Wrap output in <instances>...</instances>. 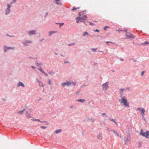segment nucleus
<instances>
[{"label": "nucleus", "mask_w": 149, "mask_h": 149, "mask_svg": "<svg viewBox=\"0 0 149 149\" xmlns=\"http://www.w3.org/2000/svg\"><path fill=\"white\" fill-rule=\"evenodd\" d=\"M71 84V82L68 81L66 82H64L62 83V84L63 85V86H69Z\"/></svg>", "instance_id": "obj_8"}, {"label": "nucleus", "mask_w": 149, "mask_h": 149, "mask_svg": "<svg viewBox=\"0 0 149 149\" xmlns=\"http://www.w3.org/2000/svg\"><path fill=\"white\" fill-rule=\"evenodd\" d=\"M62 131V130L59 129L58 130H56L55 131V133L56 134H58L60 132Z\"/></svg>", "instance_id": "obj_16"}, {"label": "nucleus", "mask_w": 149, "mask_h": 149, "mask_svg": "<svg viewBox=\"0 0 149 149\" xmlns=\"http://www.w3.org/2000/svg\"><path fill=\"white\" fill-rule=\"evenodd\" d=\"M70 108H71V109H72V108H73V106H70Z\"/></svg>", "instance_id": "obj_47"}, {"label": "nucleus", "mask_w": 149, "mask_h": 149, "mask_svg": "<svg viewBox=\"0 0 149 149\" xmlns=\"http://www.w3.org/2000/svg\"><path fill=\"white\" fill-rule=\"evenodd\" d=\"M36 64L38 66H39L40 65H42V63H37Z\"/></svg>", "instance_id": "obj_28"}, {"label": "nucleus", "mask_w": 149, "mask_h": 149, "mask_svg": "<svg viewBox=\"0 0 149 149\" xmlns=\"http://www.w3.org/2000/svg\"><path fill=\"white\" fill-rule=\"evenodd\" d=\"M89 24L91 25H94V24L92 22H89Z\"/></svg>", "instance_id": "obj_31"}, {"label": "nucleus", "mask_w": 149, "mask_h": 149, "mask_svg": "<svg viewBox=\"0 0 149 149\" xmlns=\"http://www.w3.org/2000/svg\"><path fill=\"white\" fill-rule=\"evenodd\" d=\"M108 26H106L104 27V29L106 30V29L107 28H108Z\"/></svg>", "instance_id": "obj_42"}, {"label": "nucleus", "mask_w": 149, "mask_h": 149, "mask_svg": "<svg viewBox=\"0 0 149 149\" xmlns=\"http://www.w3.org/2000/svg\"><path fill=\"white\" fill-rule=\"evenodd\" d=\"M26 116L28 118H30L31 117L30 113L27 111L26 112Z\"/></svg>", "instance_id": "obj_12"}, {"label": "nucleus", "mask_w": 149, "mask_h": 149, "mask_svg": "<svg viewBox=\"0 0 149 149\" xmlns=\"http://www.w3.org/2000/svg\"><path fill=\"white\" fill-rule=\"evenodd\" d=\"M113 132V133L114 134H116V135L118 136H119L118 134L117 133V132L115 130H112V131Z\"/></svg>", "instance_id": "obj_19"}, {"label": "nucleus", "mask_w": 149, "mask_h": 149, "mask_svg": "<svg viewBox=\"0 0 149 149\" xmlns=\"http://www.w3.org/2000/svg\"><path fill=\"white\" fill-rule=\"evenodd\" d=\"M36 31L35 30H32L30 31L29 33V35L31 36L33 34H35Z\"/></svg>", "instance_id": "obj_9"}, {"label": "nucleus", "mask_w": 149, "mask_h": 149, "mask_svg": "<svg viewBox=\"0 0 149 149\" xmlns=\"http://www.w3.org/2000/svg\"><path fill=\"white\" fill-rule=\"evenodd\" d=\"M38 70L40 71L42 73H44V72L43 71L42 69L41 68H40L38 69Z\"/></svg>", "instance_id": "obj_24"}, {"label": "nucleus", "mask_w": 149, "mask_h": 149, "mask_svg": "<svg viewBox=\"0 0 149 149\" xmlns=\"http://www.w3.org/2000/svg\"><path fill=\"white\" fill-rule=\"evenodd\" d=\"M56 1L55 3L58 5H59L61 4L60 3V0H55Z\"/></svg>", "instance_id": "obj_15"}, {"label": "nucleus", "mask_w": 149, "mask_h": 149, "mask_svg": "<svg viewBox=\"0 0 149 149\" xmlns=\"http://www.w3.org/2000/svg\"><path fill=\"white\" fill-rule=\"evenodd\" d=\"M74 44H75L74 43H73L69 44H68V45L69 46H71V45H74Z\"/></svg>", "instance_id": "obj_33"}, {"label": "nucleus", "mask_w": 149, "mask_h": 149, "mask_svg": "<svg viewBox=\"0 0 149 149\" xmlns=\"http://www.w3.org/2000/svg\"><path fill=\"white\" fill-rule=\"evenodd\" d=\"M31 120H33V121H38L40 122H42L39 119H34V120H33V119H31Z\"/></svg>", "instance_id": "obj_26"}, {"label": "nucleus", "mask_w": 149, "mask_h": 149, "mask_svg": "<svg viewBox=\"0 0 149 149\" xmlns=\"http://www.w3.org/2000/svg\"><path fill=\"white\" fill-rule=\"evenodd\" d=\"M108 83L106 82L104 83L103 85V90L104 91H106L108 87Z\"/></svg>", "instance_id": "obj_6"}, {"label": "nucleus", "mask_w": 149, "mask_h": 149, "mask_svg": "<svg viewBox=\"0 0 149 149\" xmlns=\"http://www.w3.org/2000/svg\"><path fill=\"white\" fill-rule=\"evenodd\" d=\"M58 24H59V27H61V26H62V25H63L64 23H59Z\"/></svg>", "instance_id": "obj_25"}, {"label": "nucleus", "mask_w": 149, "mask_h": 149, "mask_svg": "<svg viewBox=\"0 0 149 149\" xmlns=\"http://www.w3.org/2000/svg\"><path fill=\"white\" fill-rule=\"evenodd\" d=\"M120 60L121 61H123V59H122V58H121L120 59Z\"/></svg>", "instance_id": "obj_48"}, {"label": "nucleus", "mask_w": 149, "mask_h": 149, "mask_svg": "<svg viewBox=\"0 0 149 149\" xmlns=\"http://www.w3.org/2000/svg\"><path fill=\"white\" fill-rule=\"evenodd\" d=\"M118 30H117V31H118ZM118 31H121V30H118Z\"/></svg>", "instance_id": "obj_51"}, {"label": "nucleus", "mask_w": 149, "mask_h": 149, "mask_svg": "<svg viewBox=\"0 0 149 149\" xmlns=\"http://www.w3.org/2000/svg\"><path fill=\"white\" fill-rule=\"evenodd\" d=\"M102 115L103 116H104L103 115H106V113H102Z\"/></svg>", "instance_id": "obj_45"}, {"label": "nucleus", "mask_w": 149, "mask_h": 149, "mask_svg": "<svg viewBox=\"0 0 149 149\" xmlns=\"http://www.w3.org/2000/svg\"><path fill=\"white\" fill-rule=\"evenodd\" d=\"M88 22H84V23L86 25H88Z\"/></svg>", "instance_id": "obj_34"}, {"label": "nucleus", "mask_w": 149, "mask_h": 149, "mask_svg": "<svg viewBox=\"0 0 149 149\" xmlns=\"http://www.w3.org/2000/svg\"><path fill=\"white\" fill-rule=\"evenodd\" d=\"M46 15H48V13H46Z\"/></svg>", "instance_id": "obj_50"}, {"label": "nucleus", "mask_w": 149, "mask_h": 149, "mask_svg": "<svg viewBox=\"0 0 149 149\" xmlns=\"http://www.w3.org/2000/svg\"><path fill=\"white\" fill-rule=\"evenodd\" d=\"M84 17V18H87V17L86 15H84V16H83Z\"/></svg>", "instance_id": "obj_44"}, {"label": "nucleus", "mask_w": 149, "mask_h": 149, "mask_svg": "<svg viewBox=\"0 0 149 149\" xmlns=\"http://www.w3.org/2000/svg\"><path fill=\"white\" fill-rule=\"evenodd\" d=\"M119 102L121 104H123L126 107H128L129 106V104L128 102L127 98L125 96L122 97L120 99H119Z\"/></svg>", "instance_id": "obj_1"}, {"label": "nucleus", "mask_w": 149, "mask_h": 149, "mask_svg": "<svg viewBox=\"0 0 149 149\" xmlns=\"http://www.w3.org/2000/svg\"><path fill=\"white\" fill-rule=\"evenodd\" d=\"M134 60V61H136L135 60Z\"/></svg>", "instance_id": "obj_53"}, {"label": "nucleus", "mask_w": 149, "mask_h": 149, "mask_svg": "<svg viewBox=\"0 0 149 149\" xmlns=\"http://www.w3.org/2000/svg\"><path fill=\"white\" fill-rule=\"evenodd\" d=\"M80 8V7H77L76 8L75 7H74L72 9V11L76 10L77 9H78Z\"/></svg>", "instance_id": "obj_21"}, {"label": "nucleus", "mask_w": 149, "mask_h": 149, "mask_svg": "<svg viewBox=\"0 0 149 149\" xmlns=\"http://www.w3.org/2000/svg\"><path fill=\"white\" fill-rule=\"evenodd\" d=\"M38 82L39 83V86H40L41 87H43V84L42 83V82L40 81H39L38 80Z\"/></svg>", "instance_id": "obj_14"}, {"label": "nucleus", "mask_w": 149, "mask_h": 149, "mask_svg": "<svg viewBox=\"0 0 149 149\" xmlns=\"http://www.w3.org/2000/svg\"><path fill=\"white\" fill-rule=\"evenodd\" d=\"M126 36L127 37L126 38H134V37L129 32H126Z\"/></svg>", "instance_id": "obj_7"}, {"label": "nucleus", "mask_w": 149, "mask_h": 149, "mask_svg": "<svg viewBox=\"0 0 149 149\" xmlns=\"http://www.w3.org/2000/svg\"><path fill=\"white\" fill-rule=\"evenodd\" d=\"M15 48L14 47H13V48L11 47H7V49H14Z\"/></svg>", "instance_id": "obj_37"}, {"label": "nucleus", "mask_w": 149, "mask_h": 149, "mask_svg": "<svg viewBox=\"0 0 149 149\" xmlns=\"http://www.w3.org/2000/svg\"><path fill=\"white\" fill-rule=\"evenodd\" d=\"M17 0H13L12 2L10 3V4H12V3H14L16 2Z\"/></svg>", "instance_id": "obj_27"}, {"label": "nucleus", "mask_w": 149, "mask_h": 149, "mask_svg": "<svg viewBox=\"0 0 149 149\" xmlns=\"http://www.w3.org/2000/svg\"><path fill=\"white\" fill-rule=\"evenodd\" d=\"M7 5L8 7L5 10L6 14V15L9 14L10 13V8L11 6L9 4H8Z\"/></svg>", "instance_id": "obj_4"}, {"label": "nucleus", "mask_w": 149, "mask_h": 149, "mask_svg": "<svg viewBox=\"0 0 149 149\" xmlns=\"http://www.w3.org/2000/svg\"><path fill=\"white\" fill-rule=\"evenodd\" d=\"M142 117L143 118V119L145 120H146V118H145L144 117V115H143H143H142Z\"/></svg>", "instance_id": "obj_32"}, {"label": "nucleus", "mask_w": 149, "mask_h": 149, "mask_svg": "<svg viewBox=\"0 0 149 149\" xmlns=\"http://www.w3.org/2000/svg\"><path fill=\"white\" fill-rule=\"evenodd\" d=\"M124 91V89H120V97H122L123 95V92Z\"/></svg>", "instance_id": "obj_10"}, {"label": "nucleus", "mask_w": 149, "mask_h": 149, "mask_svg": "<svg viewBox=\"0 0 149 149\" xmlns=\"http://www.w3.org/2000/svg\"><path fill=\"white\" fill-rule=\"evenodd\" d=\"M125 31L127 32V30H126Z\"/></svg>", "instance_id": "obj_54"}, {"label": "nucleus", "mask_w": 149, "mask_h": 149, "mask_svg": "<svg viewBox=\"0 0 149 149\" xmlns=\"http://www.w3.org/2000/svg\"><path fill=\"white\" fill-rule=\"evenodd\" d=\"M106 43H111L114 44V43L113 42H111L107 41L106 42Z\"/></svg>", "instance_id": "obj_38"}, {"label": "nucleus", "mask_w": 149, "mask_h": 149, "mask_svg": "<svg viewBox=\"0 0 149 149\" xmlns=\"http://www.w3.org/2000/svg\"><path fill=\"white\" fill-rule=\"evenodd\" d=\"M149 44V42H148L147 41H146L145 42L142 43L141 45H144L145 44Z\"/></svg>", "instance_id": "obj_20"}, {"label": "nucleus", "mask_w": 149, "mask_h": 149, "mask_svg": "<svg viewBox=\"0 0 149 149\" xmlns=\"http://www.w3.org/2000/svg\"><path fill=\"white\" fill-rule=\"evenodd\" d=\"M107 130L109 131H110V129L108 128H107Z\"/></svg>", "instance_id": "obj_46"}, {"label": "nucleus", "mask_w": 149, "mask_h": 149, "mask_svg": "<svg viewBox=\"0 0 149 149\" xmlns=\"http://www.w3.org/2000/svg\"><path fill=\"white\" fill-rule=\"evenodd\" d=\"M31 41H26L24 42V44L25 45H28L27 43H31Z\"/></svg>", "instance_id": "obj_11"}, {"label": "nucleus", "mask_w": 149, "mask_h": 149, "mask_svg": "<svg viewBox=\"0 0 149 149\" xmlns=\"http://www.w3.org/2000/svg\"><path fill=\"white\" fill-rule=\"evenodd\" d=\"M25 110V109L23 110L22 111H19L18 113H20L21 114H23L24 112V111Z\"/></svg>", "instance_id": "obj_22"}, {"label": "nucleus", "mask_w": 149, "mask_h": 149, "mask_svg": "<svg viewBox=\"0 0 149 149\" xmlns=\"http://www.w3.org/2000/svg\"><path fill=\"white\" fill-rule=\"evenodd\" d=\"M79 21H80V22H82L84 21L83 20H80Z\"/></svg>", "instance_id": "obj_49"}, {"label": "nucleus", "mask_w": 149, "mask_h": 149, "mask_svg": "<svg viewBox=\"0 0 149 149\" xmlns=\"http://www.w3.org/2000/svg\"><path fill=\"white\" fill-rule=\"evenodd\" d=\"M49 73L50 74H51V73H50V72H49Z\"/></svg>", "instance_id": "obj_55"}, {"label": "nucleus", "mask_w": 149, "mask_h": 149, "mask_svg": "<svg viewBox=\"0 0 149 149\" xmlns=\"http://www.w3.org/2000/svg\"><path fill=\"white\" fill-rule=\"evenodd\" d=\"M21 86L23 87H24V85L22 83V82H20L18 84V86Z\"/></svg>", "instance_id": "obj_13"}, {"label": "nucleus", "mask_w": 149, "mask_h": 149, "mask_svg": "<svg viewBox=\"0 0 149 149\" xmlns=\"http://www.w3.org/2000/svg\"><path fill=\"white\" fill-rule=\"evenodd\" d=\"M40 128H41V129H45L46 128V127H44V126H41V127H40Z\"/></svg>", "instance_id": "obj_35"}, {"label": "nucleus", "mask_w": 149, "mask_h": 149, "mask_svg": "<svg viewBox=\"0 0 149 149\" xmlns=\"http://www.w3.org/2000/svg\"><path fill=\"white\" fill-rule=\"evenodd\" d=\"M145 71H143L141 72V76H143V75L145 73Z\"/></svg>", "instance_id": "obj_30"}, {"label": "nucleus", "mask_w": 149, "mask_h": 149, "mask_svg": "<svg viewBox=\"0 0 149 149\" xmlns=\"http://www.w3.org/2000/svg\"><path fill=\"white\" fill-rule=\"evenodd\" d=\"M74 85H75V84H74Z\"/></svg>", "instance_id": "obj_52"}, {"label": "nucleus", "mask_w": 149, "mask_h": 149, "mask_svg": "<svg viewBox=\"0 0 149 149\" xmlns=\"http://www.w3.org/2000/svg\"><path fill=\"white\" fill-rule=\"evenodd\" d=\"M109 119L111 121L113 122L116 125H117V123L113 119L109 118Z\"/></svg>", "instance_id": "obj_18"}, {"label": "nucleus", "mask_w": 149, "mask_h": 149, "mask_svg": "<svg viewBox=\"0 0 149 149\" xmlns=\"http://www.w3.org/2000/svg\"><path fill=\"white\" fill-rule=\"evenodd\" d=\"M43 74H44L46 76H48V74H47L46 73H45V72H44V73H43Z\"/></svg>", "instance_id": "obj_41"}, {"label": "nucleus", "mask_w": 149, "mask_h": 149, "mask_svg": "<svg viewBox=\"0 0 149 149\" xmlns=\"http://www.w3.org/2000/svg\"><path fill=\"white\" fill-rule=\"evenodd\" d=\"M56 32H54V31H53V32H52V31H50L49 32V35H51L53 33H55Z\"/></svg>", "instance_id": "obj_23"}, {"label": "nucleus", "mask_w": 149, "mask_h": 149, "mask_svg": "<svg viewBox=\"0 0 149 149\" xmlns=\"http://www.w3.org/2000/svg\"><path fill=\"white\" fill-rule=\"evenodd\" d=\"M137 110L141 111V115H145V110L144 109L140 107L137 108Z\"/></svg>", "instance_id": "obj_5"}, {"label": "nucleus", "mask_w": 149, "mask_h": 149, "mask_svg": "<svg viewBox=\"0 0 149 149\" xmlns=\"http://www.w3.org/2000/svg\"><path fill=\"white\" fill-rule=\"evenodd\" d=\"M88 35V33L87 32H85L84 33V34L83 36H85L86 35Z\"/></svg>", "instance_id": "obj_29"}, {"label": "nucleus", "mask_w": 149, "mask_h": 149, "mask_svg": "<svg viewBox=\"0 0 149 149\" xmlns=\"http://www.w3.org/2000/svg\"><path fill=\"white\" fill-rule=\"evenodd\" d=\"M140 134L142 135L147 138H149V131H146L145 133L142 132V130H141L140 133Z\"/></svg>", "instance_id": "obj_2"}, {"label": "nucleus", "mask_w": 149, "mask_h": 149, "mask_svg": "<svg viewBox=\"0 0 149 149\" xmlns=\"http://www.w3.org/2000/svg\"><path fill=\"white\" fill-rule=\"evenodd\" d=\"M95 31V32H99V30H98V29H96V30Z\"/></svg>", "instance_id": "obj_40"}, {"label": "nucleus", "mask_w": 149, "mask_h": 149, "mask_svg": "<svg viewBox=\"0 0 149 149\" xmlns=\"http://www.w3.org/2000/svg\"><path fill=\"white\" fill-rule=\"evenodd\" d=\"M31 67L33 69H35L36 68V67L33 66H31Z\"/></svg>", "instance_id": "obj_43"}, {"label": "nucleus", "mask_w": 149, "mask_h": 149, "mask_svg": "<svg viewBox=\"0 0 149 149\" xmlns=\"http://www.w3.org/2000/svg\"><path fill=\"white\" fill-rule=\"evenodd\" d=\"M79 15L80 17H77L76 18V19L77 20L76 22L77 23H79V21L80 20H83V21H84L85 19L83 17H80L81 16V13H79Z\"/></svg>", "instance_id": "obj_3"}, {"label": "nucleus", "mask_w": 149, "mask_h": 149, "mask_svg": "<svg viewBox=\"0 0 149 149\" xmlns=\"http://www.w3.org/2000/svg\"><path fill=\"white\" fill-rule=\"evenodd\" d=\"M96 49L93 48L92 49V50L94 51H95L96 50Z\"/></svg>", "instance_id": "obj_36"}, {"label": "nucleus", "mask_w": 149, "mask_h": 149, "mask_svg": "<svg viewBox=\"0 0 149 149\" xmlns=\"http://www.w3.org/2000/svg\"><path fill=\"white\" fill-rule=\"evenodd\" d=\"M76 101H77L79 102H84L85 101V100L82 99H79Z\"/></svg>", "instance_id": "obj_17"}, {"label": "nucleus", "mask_w": 149, "mask_h": 149, "mask_svg": "<svg viewBox=\"0 0 149 149\" xmlns=\"http://www.w3.org/2000/svg\"><path fill=\"white\" fill-rule=\"evenodd\" d=\"M49 84H50V85H51V81L50 80H49Z\"/></svg>", "instance_id": "obj_39"}]
</instances>
